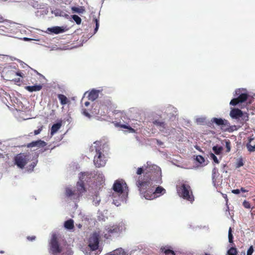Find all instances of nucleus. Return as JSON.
<instances>
[{
  "mask_svg": "<svg viewBox=\"0 0 255 255\" xmlns=\"http://www.w3.org/2000/svg\"><path fill=\"white\" fill-rule=\"evenodd\" d=\"M117 126L118 127H120V128H122L128 129L130 132L133 133V132H135V129H133V128H132L131 127H130V126H127V125H126L120 124H118L117 125Z\"/></svg>",
  "mask_w": 255,
  "mask_h": 255,
  "instance_id": "c85d7f7f",
  "label": "nucleus"
},
{
  "mask_svg": "<svg viewBox=\"0 0 255 255\" xmlns=\"http://www.w3.org/2000/svg\"><path fill=\"white\" fill-rule=\"evenodd\" d=\"M154 170H149L147 167H146V168L144 170L142 167H139L137 169L136 173L137 175H139V176H138V177H139L140 176H141L142 177H143L144 173L146 171H148V172H151L153 173L154 172H157L158 171H161V170L157 166H155V167H154Z\"/></svg>",
  "mask_w": 255,
  "mask_h": 255,
  "instance_id": "2eb2a0df",
  "label": "nucleus"
},
{
  "mask_svg": "<svg viewBox=\"0 0 255 255\" xmlns=\"http://www.w3.org/2000/svg\"><path fill=\"white\" fill-rule=\"evenodd\" d=\"M85 191L84 181L80 178L77 183L76 189L73 191L71 189L67 188L65 190V194L68 197L73 196V199H78Z\"/></svg>",
  "mask_w": 255,
  "mask_h": 255,
  "instance_id": "20e7f679",
  "label": "nucleus"
},
{
  "mask_svg": "<svg viewBox=\"0 0 255 255\" xmlns=\"http://www.w3.org/2000/svg\"><path fill=\"white\" fill-rule=\"evenodd\" d=\"M32 134V132H30V133H29V135H30V134Z\"/></svg>",
  "mask_w": 255,
  "mask_h": 255,
  "instance_id": "13d9d810",
  "label": "nucleus"
},
{
  "mask_svg": "<svg viewBox=\"0 0 255 255\" xmlns=\"http://www.w3.org/2000/svg\"><path fill=\"white\" fill-rule=\"evenodd\" d=\"M153 124L156 127L160 128V130H163L166 128V124L165 122L160 121L158 120H155L153 122Z\"/></svg>",
  "mask_w": 255,
  "mask_h": 255,
  "instance_id": "412c9836",
  "label": "nucleus"
},
{
  "mask_svg": "<svg viewBox=\"0 0 255 255\" xmlns=\"http://www.w3.org/2000/svg\"><path fill=\"white\" fill-rule=\"evenodd\" d=\"M121 228V226L117 224L109 227L107 229V233L104 235V237L108 239L114 235L121 233L122 232Z\"/></svg>",
  "mask_w": 255,
  "mask_h": 255,
  "instance_id": "9d476101",
  "label": "nucleus"
},
{
  "mask_svg": "<svg viewBox=\"0 0 255 255\" xmlns=\"http://www.w3.org/2000/svg\"><path fill=\"white\" fill-rule=\"evenodd\" d=\"M73 19L76 22L77 24H80L81 23V18L77 15H73L72 16Z\"/></svg>",
  "mask_w": 255,
  "mask_h": 255,
  "instance_id": "72a5a7b5",
  "label": "nucleus"
},
{
  "mask_svg": "<svg viewBox=\"0 0 255 255\" xmlns=\"http://www.w3.org/2000/svg\"><path fill=\"white\" fill-rule=\"evenodd\" d=\"M61 126V123H57L54 124L51 127L50 134L53 135L54 133H55L60 129Z\"/></svg>",
  "mask_w": 255,
  "mask_h": 255,
  "instance_id": "5701e85b",
  "label": "nucleus"
},
{
  "mask_svg": "<svg viewBox=\"0 0 255 255\" xmlns=\"http://www.w3.org/2000/svg\"><path fill=\"white\" fill-rule=\"evenodd\" d=\"M248 97V95L247 93H242L239 95V96L237 98L233 99L230 104L232 106H236L239 103H242L245 102Z\"/></svg>",
  "mask_w": 255,
  "mask_h": 255,
  "instance_id": "f8f14e48",
  "label": "nucleus"
},
{
  "mask_svg": "<svg viewBox=\"0 0 255 255\" xmlns=\"http://www.w3.org/2000/svg\"><path fill=\"white\" fill-rule=\"evenodd\" d=\"M246 147L249 152H253L255 151V137L253 134L248 137Z\"/></svg>",
  "mask_w": 255,
  "mask_h": 255,
  "instance_id": "ddd939ff",
  "label": "nucleus"
},
{
  "mask_svg": "<svg viewBox=\"0 0 255 255\" xmlns=\"http://www.w3.org/2000/svg\"><path fill=\"white\" fill-rule=\"evenodd\" d=\"M106 255H114V254H113V251H112V252H111L107 254Z\"/></svg>",
  "mask_w": 255,
  "mask_h": 255,
  "instance_id": "603ef678",
  "label": "nucleus"
},
{
  "mask_svg": "<svg viewBox=\"0 0 255 255\" xmlns=\"http://www.w3.org/2000/svg\"><path fill=\"white\" fill-rule=\"evenodd\" d=\"M90 105V103L89 102H86L85 103V106L87 107Z\"/></svg>",
  "mask_w": 255,
  "mask_h": 255,
  "instance_id": "3c124183",
  "label": "nucleus"
},
{
  "mask_svg": "<svg viewBox=\"0 0 255 255\" xmlns=\"http://www.w3.org/2000/svg\"><path fill=\"white\" fill-rule=\"evenodd\" d=\"M244 164L243 159L242 157L239 158L237 162L236 163V168H240L242 166H243Z\"/></svg>",
  "mask_w": 255,
  "mask_h": 255,
  "instance_id": "473e14b6",
  "label": "nucleus"
},
{
  "mask_svg": "<svg viewBox=\"0 0 255 255\" xmlns=\"http://www.w3.org/2000/svg\"><path fill=\"white\" fill-rule=\"evenodd\" d=\"M161 171H158L152 172L146 171L143 177L141 176L138 177L136 181V185L138 188L141 196L147 200L155 199L153 181L158 183L161 179Z\"/></svg>",
  "mask_w": 255,
  "mask_h": 255,
  "instance_id": "f257e3e1",
  "label": "nucleus"
},
{
  "mask_svg": "<svg viewBox=\"0 0 255 255\" xmlns=\"http://www.w3.org/2000/svg\"><path fill=\"white\" fill-rule=\"evenodd\" d=\"M230 116L234 119H239L240 118H243L244 117L243 120H245V121L248 120L249 118L247 113L246 114V115H245L241 110L236 108L231 110Z\"/></svg>",
  "mask_w": 255,
  "mask_h": 255,
  "instance_id": "9b49d317",
  "label": "nucleus"
},
{
  "mask_svg": "<svg viewBox=\"0 0 255 255\" xmlns=\"http://www.w3.org/2000/svg\"><path fill=\"white\" fill-rule=\"evenodd\" d=\"M42 88V85L41 84L33 86H27L24 87V89L29 92L39 91Z\"/></svg>",
  "mask_w": 255,
  "mask_h": 255,
  "instance_id": "f3484780",
  "label": "nucleus"
},
{
  "mask_svg": "<svg viewBox=\"0 0 255 255\" xmlns=\"http://www.w3.org/2000/svg\"><path fill=\"white\" fill-rule=\"evenodd\" d=\"M73 12H76L79 14L83 13L85 11V9L83 6L75 7L73 6L71 8Z\"/></svg>",
  "mask_w": 255,
  "mask_h": 255,
  "instance_id": "bb28decb",
  "label": "nucleus"
},
{
  "mask_svg": "<svg viewBox=\"0 0 255 255\" xmlns=\"http://www.w3.org/2000/svg\"><path fill=\"white\" fill-rule=\"evenodd\" d=\"M29 160L28 155L25 153H19L14 157V164L20 168H23Z\"/></svg>",
  "mask_w": 255,
  "mask_h": 255,
  "instance_id": "423d86ee",
  "label": "nucleus"
},
{
  "mask_svg": "<svg viewBox=\"0 0 255 255\" xmlns=\"http://www.w3.org/2000/svg\"><path fill=\"white\" fill-rule=\"evenodd\" d=\"M57 97H58V99L60 101V104L62 105H65L67 104H68L69 102H70L68 99L64 95L58 94Z\"/></svg>",
  "mask_w": 255,
  "mask_h": 255,
  "instance_id": "4be33fe9",
  "label": "nucleus"
},
{
  "mask_svg": "<svg viewBox=\"0 0 255 255\" xmlns=\"http://www.w3.org/2000/svg\"><path fill=\"white\" fill-rule=\"evenodd\" d=\"M228 238H229V242L230 244H232V245H234V241H233L234 237L232 234V229L231 227L229 228V230Z\"/></svg>",
  "mask_w": 255,
  "mask_h": 255,
  "instance_id": "c756f323",
  "label": "nucleus"
},
{
  "mask_svg": "<svg viewBox=\"0 0 255 255\" xmlns=\"http://www.w3.org/2000/svg\"><path fill=\"white\" fill-rule=\"evenodd\" d=\"M232 192L235 194H238L240 193V189H233L232 190Z\"/></svg>",
  "mask_w": 255,
  "mask_h": 255,
  "instance_id": "37998d69",
  "label": "nucleus"
},
{
  "mask_svg": "<svg viewBox=\"0 0 255 255\" xmlns=\"http://www.w3.org/2000/svg\"><path fill=\"white\" fill-rule=\"evenodd\" d=\"M94 21L96 24V27L95 28V33H96L98 31L99 27V20L97 18H94Z\"/></svg>",
  "mask_w": 255,
  "mask_h": 255,
  "instance_id": "ea45409f",
  "label": "nucleus"
},
{
  "mask_svg": "<svg viewBox=\"0 0 255 255\" xmlns=\"http://www.w3.org/2000/svg\"><path fill=\"white\" fill-rule=\"evenodd\" d=\"M123 182L116 181L113 185V189L115 192L122 194L123 192Z\"/></svg>",
  "mask_w": 255,
  "mask_h": 255,
  "instance_id": "dca6fc26",
  "label": "nucleus"
},
{
  "mask_svg": "<svg viewBox=\"0 0 255 255\" xmlns=\"http://www.w3.org/2000/svg\"><path fill=\"white\" fill-rule=\"evenodd\" d=\"M49 31L54 33L55 34H59L62 33L65 31V28L63 27L54 26L51 28H48Z\"/></svg>",
  "mask_w": 255,
  "mask_h": 255,
  "instance_id": "aec40b11",
  "label": "nucleus"
},
{
  "mask_svg": "<svg viewBox=\"0 0 255 255\" xmlns=\"http://www.w3.org/2000/svg\"><path fill=\"white\" fill-rule=\"evenodd\" d=\"M94 251H92L91 249H90V251L89 253H87V254L88 255H97V253H94L93 252Z\"/></svg>",
  "mask_w": 255,
  "mask_h": 255,
  "instance_id": "de8ad7c7",
  "label": "nucleus"
},
{
  "mask_svg": "<svg viewBox=\"0 0 255 255\" xmlns=\"http://www.w3.org/2000/svg\"><path fill=\"white\" fill-rule=\"evenodd\" d=\"M223 147L222 146H214L213 147V150L215 153L217 155L220 154L221 153Z\"/></svg>",
  "mask_w": 255,
  "mask_h": 255,
  "instance_id": "2f4dec72",
  "label": "nucleus"
},
{
  "mask_svg": "<svg viewBox=\"0 0 255 255\" xmlns=\"http://www.w3.org/2000/svg\"><path fill=\"white\" fill-rule=\"evenodd\" d=\"M96 154L94 158V163L97 167L104 166L106 164L107 158L105 154V148L108 149V146L106 144H101L96 142Z\"/></svg>",
  "mask_w": 255,
  "mask_h": 255,
  "instance_id": "f03ea898",
  "label": "nucleus"
},
{
  "mask_svg": "<svg viewBox=\"0 0 255 255\" xmlns=\"http://www.w3.org/2000/svg\"><path fill=\"white\" fill-rule=\"evenodd\" d=\"M100 237L96 233H93L89 239L88 247L92 251H96L99 247Z\"/></svg>",
  "mask_w": 255,
  "mask_h": 255,
  "instance_id": "6e6552de",
  "label": "nucleus"
},
{
  "mask_svg": "<svg viewBox=\"0 0 255 255\" xmlns=\"http://www.w3.org/2000/svg\"><path fill=\"white\" fill-rule=\"evenodd\" d=\"M17 81V82H19V81H20V79H19V78H18V81Z\"/></svg>",
  "mask_w": 255,
  "mask_h": 255,
  "instance_id": "6e6d98bb",
  "label": "nucleus"
},
{
  "mask_svg": "<svg viewBox=\"0 0 255 255\" xmlns=\"http://www.w3.org/2000/svg\"><path fill=\"white\" fill-rule=\"evenodd\" d=\"M82 113L84 115H85L87 117L90 118V117H91L90 115L89 114V113L88 112V111L86 109L83 110Z\"/></svg>",
  "mask_w": 255,
  "mask_h": 255,
  "instance_id": "79ce46f5",
  "label": "nucleus"
},
{
  "mask_svg": "<svg viewBox=\"0 0 255 255\" xmlns=\"http://www.w3.org/2000/svg\"><path fill=\"white\" fill-rule=\"evenodd\" d=\"M114 255H126L125 251L122 249H117L113 251Z\"/></svg>",
  "mask_w": 255,
  "mask_h": 255,
  "instance_id": "7c9ffc66",
  "label": "nucleus"
},
{
  "mask_svg": "<svg viewBox=\"0 0 255 255\" xmlns=\"http://www.w3.org/2000/svg\"><path fill=\"white\" fill-rule=\"evenodd\" d=\"M211 121L216 125L221 126V128L223 131H230V124L227 120H223L221 118H213Z\"/></svg>",
  "mask_w": 255,
  "mask_h": 255,
  "instance_id": "1a4fd4ad",
  "label": "nucleus"
},
{
  "mask_svg": "<svg viewBox=\"0 0 255 255\" xmlns=\"http://www.w3.org/2000/svg\"><path fill=\"white\" fill-rule=\"evenodd\" d=\"M62 251V248L60 246L56 234H53L49 242V252L53 255L60 254Z\"/></svg>",
  "mask_w": 255,
  "mask_h": 255,
  "instance_id": "39448f33",
  "label": "nucleus"
},
{
  "mask_svg": "<svg viewBox=\"0 0 255 255\" xmlns=\"http://www.w3.org/2000/svg\"><path fill=\"white\" fill-rule=\"evenodd\" d=\"M166 192V190L162 186H158L155 189L154 188V194H155V198L159 197L161 195H163Z\"/></svg>",
  "mask_w": 255,
  "mask_h": 255,
  "instance_id": "a211bd4d",
  "label": "nucleus"
},
{
  "mask_svg": "<svg viewBox=\"0 0 255 255\" xmlns=\"http://www.w3.org/2000/svg\"><path fill=\"white\" fill-rule=\"evenodd\" d=\"M0 253H3V252L1 251V252H0Z\"/></svg>",
  "mask_w": 255,
  "mask_h": 255,
  "instance_id": "4d7b16f0",
  "label": "nucleus"
},
{
  "mask_svg": "<svg viewBox=\"0 0 255 255\" xmlns=\"http://www.w3.org/2000/svg\"><path fill=\"white\" fill-rule=\"evenodd\" d=\"M16 75L19 76H20V77H22V75H21V73H18V72H17V73H16Z\"/></svg>",
  "mask_w": 255,
  "mask_h": 255,
  "instance_id": "864d4df0",
  "label": "nucleus"
},
{
  "mask_svg": "<svg viewBox=\"0 0 255 255\" xmlns=\"http://www.w3.org/2000/svg\"><path fill=\"white\" fill-rule=\"evenodd\" d=\"M218 174V170L216 167H214L212 170V179L213 184L215 185L216 182V179Z\"/></svg>",
  "mask_w": 255,
  "mask_h": 255,
  "instance_id": "a878e982",
  "label": "nucleus"
},
{
  "mask_svg": "<svg viewBox=\"0 0 255 255\" xmlns=\"http://www.w3.org/2000/svg\"><path fill=\"white\" fill-rule=\"evenodd\" d=\"M226 152H229L231 150V142L230 140H226Z\"/></svg>",
  "mask_w": 255,
  "mask_h": 255,
  "instance_id": "f704fd0d",
  "label": "nucleus"
},
{
  "mask_svg": "<svg viewBox=\"0 0 255 255\" xmlns=\"http://www.w3.org/2000/svg\"><path fill=\"white\" fill-rule=\"evenodd\" d=\"M210 157L211 159H212L214 162H215L217 164L219 163V161L218 159V158L217 156L213 153H211L210 154Z\"/></svg>",
  "mask_w": 255,
  "mask_h": 255,
  "instance_id": "c9c22d12",
  "label": "nucleus"
},
{
  "mask_svg": "<svg viewBox=\"0 0 255 255\" xmlns=\"http://www.w3.org/2000/svg\"><path fill=\"white\" fill-rule=\"evenodd\" d=\"M114 113L115 114H121V115H123V112H121V111H119V110H115L114 111Z\"/></svg>",
  "mask_w": 255,
  "mask_h": 255,
  "instance_id": "09e8293b",
  "label": "nucleus"
},
{
  "mask_svg": "<svg viewBox=\"0 0 255 255\" xmlns=\"http://www.w3.org/2000/svg\"><path fill=\"white\" fill-rule=\"evenodd\" d=\"M240 190V191H242V192H249L248 190H246V189H245L243 187H242Z\"/></svg>",
  "mask_w": 255,
  "mask_h": 255,
  "instance_id": "8fccbe9b",
  "label": "nucleus"
},
{
  "mask_svg": "<svg viewBox=\"0 0 255 255\" xmlns=\"http://www.w3.org/2000/svg\"><path fill=\"white\" fill-rule=\"evenodd\" d=\"M238 92H240V90H236V94L237 95H238Z\"/></svg>",
  "mask_w": 255,
  "mask_h": 255,
  "instance_id": "5fc2aeb1",
  "label": "nucleus"
},
{
  "mask_svg": "<svg viewBox=\"0 0 255 255\" xmlns=\"http://www.w3.org/2000/svg\"><path fill=\"white\" fill-rule=\"evenodd\" d=\"M160 251L162 253H164L166 255H176L174 252L169 249H168L166 247H161Z\"/></svg>",
  "mask_w": 255,
  "mask_h": 255,
  "instance_id": "393cba45",
  "label": "nucleus"
},
{
  "mask_svg": "<svg viewBox=\"0 0 255 255\" xmlns=\"http://www.w3.org/2000/svg\"><path fill=\"white\" fill-rule=\"evenodd\" d=\"M36 163L35 162H32L31 165L29 166V169L33 170V169L34 168V167L36 166Z\"/></svg>",
  "mask_w": 255,
  "mask_h": 255,
  "instance_id": "a18cd8bd",
  "label": "nucleus"
},
{
  "mask_svg": "<svg viewBox=\"0 0 255 255\" xmlns=\"http://www.w3.org/2000/svg\"><path fill=\"white\" fill-rule=\"evenodd\" d=\"M243 205L246 209H250L251 208V204L249 201L245 200L243 203Z\"/></svg>",
  "mask_w": 255,
  "mask_h": 255,
  "instance_id": "4c0bfd02",
  "label": "nucleus"
},
{
  "mask_svg": "<svg viewBox=\"0 0 255 255\" xmlns=\"http://www.w3.org/2000/svg\"><path fill=\"white\" fill-rule=\"evenodd\" d=\"M43 128V126L41 125V126H40L38 128V129L35 130L34 131V132H33L34 134L37 135V134H39L41 132V131L42 130Z\"/></svg>",
  "mask_w": 255,
  "mask_h": 255,
  "instance_id": "58836bf2",
  "label": "nucleus"
},
{
  "mask_svg": "<svg viewBox=\"0 0 255 255\" xmlns=\"http://www.w3.org/2000/svg\"><path fill=\"white\" fill-rule=\"evenodd\" d=\"M47 145L46 142L42 140H38L36 141H33L30 143H28L26 145H23V146H26L28 148L33 147L37 146L39 147H43Z\"/></svg>",
  "mask_w": 255,
  "mask_h": 255,
  "instance_id": "4468645a",
  "label": "nucleus"
},
{
  "mask_svg": "<svg viewBox=\"0 0 255 255\" xmlns=\"http://www.w3.org/2000/svg\"><path fill=\"white\" fill-rule=\"evenodd\" d=\"M196 159V160L200 164H202L205 162L204 158L201 155H197Z\"/></svg>",
  "mask_w": 255,
  "mask_h": 255,
  "instance_id": "e433bc0d",
  "label": "nucleus"
},
{
  "mask_svg": "<svg viewBox=\"0 0 255 255\" xmlns=\"http://www.w3.org/2000/svg\"><path fill=\"white\" fill-rule=\"evenodd\" d=\"M64 227L66 229L68 230L73 229L74 227L73 220L70 219L65 221L64 223Z\"/></svg>",
  "mask_w": 255,
  "mask_h": 255,
  "instance_id": "b1692460",
  "label": "nucleus"
},
{
  "mask_svg": "<svg viewBox=\"0 0 255 255\" xmlns=\"http://www.w3.org/2000/svg\"><path fill=\"white\" fill-rule=\"evenodd\" d=\"M111 104V101L108 100L106 103H100L95 104L93 107L94 110H95L94 113L95 114L100 115L101 116L104 115L106 114V111H107L108 109V106H110Z\"/></svg>",
  "mask_w": 255,
  "mask_h": 255,
  "instance_id": "0eeeda50",
  "label": "nucleus"
},
{
  "mask_svg": "<svg viewBox=\"0 0 255 255\" xmlns=\"http://www.w3.org/2000/svg\"><path fill=\"white\" fill-rule=\"evenodd\" d=\"M96 200L95 204V205H99V202H100V199L99 197H98L97 196H96Z\"/></svg>",
  "mask_w": 255,
  "mask_h": 255,
  "instance_id": "49530a36",
  "label": "nucleus"
},
{
  "mask_svg": "<svg viewBox=\"0 0 255 255\" xmlns=\"http://www.w3.org/2000/svg\"><path fill=\"white\" fill-rule=\"evenodd\" d=\"M254 252V248L253 246L250 247L247 251V255H252Z\"/></svg>",
  "mask_w": 255,
  "mask_h": 255,
  "instance_id": "a19ab883",
  "label": "nucleus"
},
{
  "mask_svg": "<svg viewBox=\"0 0 255 255\" xmlns=\"http://www.w3.org/2000/svg\"><path fill=\"white\" fill-rule=\"evenodd\" d=\"M99 91L96 90H92L88 95V99L94 101L98 98Z\"/></svg>",
  "mask_w": 255,
  "mask_h": 255,
  "instance_id": "6ab92c4d",
  "label": "nucleus"
},
{
  "mask_svg": "<svg viewBox=\"0 0 255 255\" xmlns=\"http://www.w3.org/2000/svg\"><path fill=\"white\" fill-rule=\"evenodd\" d=\"M238 251L234 247H231L227 252V255H237Z\"/></svg>",
  "mask_w": 255,
  "mask_h": 255,
  "instance_id": "cd10ccee",
  "label": "nucleus"
},
{
  "mask_svg": "<svg viewBox=\"0 0 255 255\" xmlns=\"http://www.w3.org/2000/svg\"><path fill=\"white\" fill-rule=\"evenodd\" d=\"M177 192L179 196L191 203L194 200L191 187L186 181L180 182L176 186Z\"/></svg>",
  "mask_w": 255,
  "mask_h": 255,
  "instance_id": "7ed1b4c3",
  "label": "nucleus"
},
{
  "mask_svg": "<svg viewBox=\"0 0 255 255\" xmlns=\"http://www.w3.org/2000/svg\"><path fill=\"white\" fill-rule=\"evenodd\" d=\"M36 237L35 236H28L27 237V240H28L29 241H32L33 240H34L35 239Z\"/></svg>",
  "mask_w": 255,
  "mask_h": 255,
  "instance_id": "c03bdc74",
  "label": "nucleus"
}]
</instances>
